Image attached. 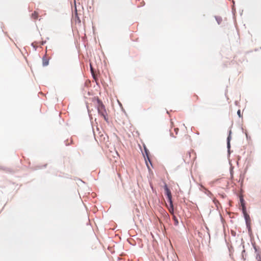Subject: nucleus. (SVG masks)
<instances>
[{
	"label": "nucleus",
	"mask_w": 261,
	"mask_h": 261,
	"mask_svg": "<svg viewBox=\"0 0 261 261\" xmlns=\"http://www.w3.org/2000/svg\"><path fill=\"white\" fill-rule=\"evenodd\" d=\"M97 107L98 114L100 115L106 121H108V118L107 117V113L104 105H103L102 102L99 99L97 100Z\"/></svg>",
	"instance_id": "f257e3e1"
},
{
	"label": "nucleus",
	"mask_w": 261,
	"mask_h": 261,
	"mask_svg": "<svg viewBox=\"0 0 261 261\" xmlns=\"http://www.w3.org/2000/svg\"><path fill=\"white\" fill-rule=\"evenodd\" d=\"M164 189L165 190L166 194L167 196L168 201H169V203H170L172 205V195H171V191H170V189L168 188L167 185H165Z\"/></svg>",
	"instance_id": "f03ea898"
},
{
	"label": "nucleus",
	"mask_w": 261,
	"mask_h": 261,
	"mask_svg": "<svg viewBox=\"0 0 261 261\" xmlns=\"http://www.w3.org/2000/svg\"><path fill=\"white\" fill-rule=\"evenodd\" d=\"M145 151L146 155L145 156L144 155V158H145V161H146V163L147 166L148 167V168L149 169L150 168H149V166L148 165V162H147V160L150 163V164L151 165V161H150V158L149 157L148 151L147 150V149L145 148Z\"/></svg>",
	"instance_id": "7ed1b4c3"
},
{
	"label": "nucleus",
	"mask_w": 261,
	"mask_h": 261,
	"mask_svg": "<svg viewBox=\"0 0 261 261\" xmlns=\"http://www.w3.org/2000/svg\"><path fill=\"white\" fill-rule=\"evenodd\" d=\"M49 58L45 55L42 58V64L44 66H46L48 65Z\"/></svg>",
	"instance_id": "20e7f679"
},
{
	"label": "nucleus",
	"mask_w": 261,
	"mask_h": 261,
	"mask_svg": "<svg viewBox=\"0 0 261 261\" xmlns=\"http://www.w3.org/2000/svg\"><path fill=\"white\" fill-rule=\"evenodd\" d=\"M38 17V13L36 11H34L32 14V18H33L34 19H37Z\"/></svg>",
	"instance_id": "39448f33"
},
{
	"label": "nucleus",
	"mask_w": 261,
	"mask_h": 261,
	"mask_svg": "<svg viewBox=\"0 0 261 261\" xmlns=\"http://www.w3.org/2000/svg\"><path fill=\"white\" fill-rule=\"evenodd\" d=\"M169 211L170 213H173V202H172V205L170 203V207L169 208Z\"/></svg>",
	"instance_id": "423d86ee"
},
{
	"label": "nucleus",
	"mask_w": 261,
	"mask_h": 261,
	"mask_svg": "<svg viewBox=\"0 0 261 261\" xmlns=\"http://www.w3.org/2000/svg\"><path fill=\"white\" fill-rule=\"evenodd\" d=\"M244 216H245V218L246 220V221L247 222L248 220H249L250 218H249V216L246 213H245L244 214Z\"/></svg>",
	"instance_id": "0eeeda50"
},
{
	"label": "nucleus",
	"mask_w": 261,
	"mask_h": 261,
	"mask_svg": "<svg viewBox=\"0 0 261 261\" xmlns=\"http://www.w3.org/2000/svg\"><path fill=\"white\" fill-rule=\"evenodd\" d=\"M173 219L174 221L175 225H178V220L174 216H173Z\"/></svg>",
	"instance_id": "6e6552de"
},
{
	"label": "nucleus",
	"mask_w": 261,
	"mask_h": 261,
	"mask_svg": "<svg viewBox=\"0 0 261 261\" xmlns=\"http://www.w3.org/2000/svg\"><path fill=\"white\" fill-rule=\"evenodd\" d=\"M243 201V200H242V201ZM242 207H243V213L245 214V213H246V208L245 207V205H244V204L243 203V202H242Z\"/></svg>",
	"instance_id": "1a4fd4ad"
},
{
	"label": "nucleus",
	"mask_w": 261,
	"mask_h": 261,
	"mask_svg": "<svg viewBox=\"0 0 261 261\" xmlns=\"http://www.w3.org/2000/svg\"><path fill=\"white\" fill-rule=\"evenodd\" d=\"M216 19L218 22V24H220L222 20V19L220 17H216Z\"/></svg>",
	"instance_id": "9d476101"
},
{
	"label": "nucleus",
	"mask_w": 261,
	"mask_h": 261,
	"mask_svg": "<svg viewBox=\"0 0 261 261\" xmlns=\"http://www.w3.org/2000/svg\"><path fill=\"white\" fill-rule=\"evenodd\" d=\"M227 147L228 148H230V140H229V137L227 138Z\"/></svg>",
	"instance_id": "9b49d317"
},
{
	"label": "nucleus",
	"mask_w": 261,
	"mask_h": 261,
	"mask_svg": "<svg viewBox=\"0 0 261 261\" xmlns=\"http://www.w3.org/2000/svg\"><path fill=\"white\" fill-rule=\"evenodd\" d=\"M237 114L238 115V116H239V117H242V116L241 114V110H239L237 112Z\"/></svg>",
	"instance_id": "f8f14e48"
},
{
	"label": "nucleus",
	"mask_w": 261,
	"mask_h": 261,
	"mask_svg": "<svg viewBox=\"0 0 261 261\" xmlns=\"http://www.w3.org/2000/svg\"><path fill=\"white\" fill-rule=\"evenodd\" d=\"M174 130L175 132V135H177L178 134V130H179V129L178 128H175L174 129Z\"/></svg>",
	"instance_id": "ddd939ff"
},
{
	"label": "nucleus",
	"mask_w": 261,
	"mask_h": 261,
	"mask_svg": "<svg viewBox=\"0 0 261 261\" xmlns=\"http://www.w3.org/2000/svg\"><path fill=\"white\" fill-rule=\"evenodd\" d=\"M257 261H261V257H259Z\"/></svg>",
	"instance_id": "4468645a"
},
{
	"label": "nucleus",
	"mask_w": 261,
	"mask_h": 261,
	"mask_svg": "<svg viewBox=\"0 0 261 261\" xmlns=\"http://www.w3.org/2000/svg\"><path fill=\"white\" fill-rule=\"evenodd\" d=\"M171 135H172L173 137H175V136L173 135V133L171 134Z\"/></svg>",
	"instance_id": "2eb2a0df"
}]
</instances>
